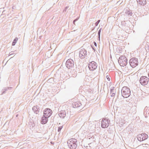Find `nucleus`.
I'll return each instance as SVG.
<instances>
[{"mask_svg":"<svg viewBox=\"0 0 149 149\" xmlns=\"http://www.w3.org/2000/svg\"><path fill=\"white\" fill-rule=\"evenodd\" d=\"M74 65L73 61L71 59H68L66 62V65L68 68H70L73 67Z\"/></svg>","mask_w":149,"mask_h":149,"instance_id":"obj_10","label":"nucleus"},{"mask_svg":"<svg viewBox=\"0 0 149 149\" xmlns=\"http://www.w3.org/2000/svg\"><path fill=\"white\" fill-rule=\"evenodd\" d=\"M59 116L61 118H64L65 116L66 112L64 111H62L59 113Z\"/></svg>","mask_w":149,"mask_h":149,"instance_id":"obj_14","label":"nucleus"},{"mask_svg":"<svg viewBox=\"0 0 149 149\" xmlns=\"http://www.w3.org/2000/svg\"><path fill=\"white\" fill-rule=\"evenodd\" d=\"M149 81L148 78L145 76L141 77L140 79V82L142 85H147Z\"/></svg>","mask_w":149,"mask_h":149,"instance_id":"obj_4","label":"nucleus"},{"mask_svg":"<svg viewBox=\"0 0 149 149\" xmlns=\"http://www.w3.org/2000/svg\"><path fill=\"white\" fill-rule=\"evenodd\" d=\"M63 127L62 126H61L59 127L58 128V132H60L61 131V129Z\"/></svg>","mask_w":149,"mask_h":149,"instance_id":"obj_18","label":"nucleus"},{"mask_svg":"<svg viewBox=\"0 0 149 149\" xmlns=\"http://www.w3.org/2000/svg\"><path fill=\"white\" fill-rule=\"evenodd\" d=\"M116 91L114 87H112L111 89V96H114L115 94Z\"/></svg>","mask_w":149,"mask_h":149,"instance_id":"obj_15","label":"nucleus"},{"mask_svg":"<svg viewBox=\"0 0 149 149\" xmlns=\"http://www.w3.org/2000/svg\"><path fill=\"white\" fill-rule=\"evenodd\" d=\"M127 60L124 56H121L119 58L118 62L120 65L122 66H125L127 64Z\"/></svg>","mask_w":149,"mask_h":149,"instance_id":"obj_3","label":"nucleus"},{"mask_svg":"<svg viewBox=\"0 0 149 149\" xmlns=\"http://www.w3.org/2000/svg\"><path fill=\"white\" fill-rule=\"evenodd\" d=\"M48 118L43 116L41 119V123L43 124H46L48 120Z\"/></svg>","mask_w":149,"mask_h":149,"instance_id":"obj_13","label":"nucleus"},{"mask_svg":"<svg viewBox=\"0 0 149 149\" xmlns=\"http://www.w3.org/2000/svg\"><path fill=\"white\" fill-rule=\"evenodd\" d=\"M93 43H94V45L96 47L97 46V44L95 42H93Z\"/></svg>","mask_w":149,"mask_h":149,"instance_id":"obj_21","label":"nucleus"},{"mask_svg":"<svg viewBox=\"0 0 149 149\" xmlns=\"http://www.w3.org/2000/svg\"><path fill=\"white\" fill-rule=\"evenodd\" d=\"M86 51L84 49H81L79 52V56L81 58H85L86 54Z\"/></svg>","mask_w":149,"mask_h":149,"instance_id":"obj_11","label":"nucleus"},{"mask_svg":"<svg viewBox=\"0 0 149 149\" xmlns=\"http://www.w3.org/2000/svg\"><path fill=\"white\" fill-rule=\"evenodd\" d=\"M100 32H101V29H100L99 30V31H98V34H99V36H100Z\"/></svg>","mask_w":149,"mask_h":149,"instance_id":"obj_20","label":"nucleus"},{"mask_svg":"<svg viewBox=\"0 0 149 149\" xmlns=\"http://www.w3.org/2000/svg\"><path fill=\"white\" fill-rule=\"evenodd\" d=\"M109 120L106 119L104 118L102 119L101 123V127L103 128L107 127L110 123Z\"/></svg>","mask_w":149,"mask_h":149,"instance_id":"obj_6","label":"nucleus"},{"mask_svg":"<svg viewBox=\"0 0 149 149\" xmlns=\"http://www.w3.org/2000/svg\"><path fill=\"white\" fill-rule=\"evenodd\" d=\"M137 59L134 58H131L130 61V66L132 68H134L138 65Z\"/></svg>","mask_w":149,"mask_h":149,"instance_id":"obj_5","label":"nucleus"},{"mask_svg":"<svg viewBox=\"0 0 149 149\" xmlns=\"http://www.w3.org/2000/svg\"><path fill=\"white\" fill-rule=\"evenodd\" d=\"M121 93L122 95L124 97L127 98L130 96V91L128 87L124 86L122 88Z\"/></svg>","mask_w":149,"mask_h":149,"instance_id":"obj_1","label":"nucleus"},{"mask_svg":"<svg viewBox=\"0 0 149 149\" xmlns=\"http://www.w3.org/2000/svg\"><path fill=\"white\" fill-rule=\"evenodd\" d=\"M148 138V135L145 133L139 134L138 136L137 139L139 141H142L147 139Z\"/></svg>","mask_w":149,"mask_h":149,"instance_id":"obj_8","label":"nucleus"},{"mask_svg":"<svg viewBox=\"0 0 149 149\" xmlns=\"http://www.w3.org/2000/svg\"><path fill=\"white\" fill-rule=\"evenodd\" d=\"M52 111L49 108H46L44 111L43 115L46 117L49 118L52 115Z\"/></svg>","mask_w":149,"mask_h":149,"instance_id":"obj_7","label":"nucleus"},{"mask_svg":"<svg viewBox=\"0 0 149 149\" xmlns=\"http://www.w3.org/2000/svg\"><path fill=\"white\" fill-rule=\"evenodd\" d=\"M88 67L90 70H94L97 68L96 63L95 62L92 61L89 63Z\"/></svg>","mask_w":149,"mask_h":149,"instance_id":"obj_9","label":"nucleus"},{"mask_svg":"<svg viewBox=\"0 0 149 149\" xmlns=\"http://www.w3.org/2000/svg\"><path fill=\"white\" fill-rule=\"evenodd\" d=\"M77 140L74 138L70 139L68 141V143L70 148L71 149H75L77 146Z\"/></svg>","mask_w":149,"mask_h":149,"instance_id":"obj_2","label":"nucleus"},{"mask_svg":"<svg viewBox=\"0 0 149 149\" xmlns=\"http://www.w3.org/2000/svg\"><path fill=\"white\" fill-rule=\"evenodd\" d=\"M17 40L18 38H15V40H14V41L13 42L12 44L13 46H14L15 45Z\"/></svg>","mask_w":149,"mask_h":149,"instance_id":"obj_17","label":"nucleus"},{"mask_svg":"<svg viewBox=\"0 0 149 149\" xmlns=\"http://www.w3.org/2000/svg\"><path fill=\"white\" fill-rule=\"evenodd\" d=\"M137 2L139 4L144 5L146 3V0H137Z\"/></svg>","mask_w":149,"mask_h":149,"instance_id":"obj_16","label":"nucleus"},{"mask_svg":"<svg viewBox=\"0 0 149 149\" xmlns=\"http://www.w3.org/2000/svg\"><path fill=\"white\" fill-rule=\"evenodd\" d=\"M106 78L108 81H110V77L109 76L107 75Z\"/></svg>","mask_w":149,"mask_h":149,"instance_id":"obj_19","label":"nucleus"},{"mask_svg":"<svg viewBox=\"0 0 149 149\" xmlns=\"http://www.w3.org/2000/svg\"><path fill=\"white\" fill-rule=\"evenodd\" d=\"M81 105L80 102L78 101L74 102L72 104L73 107L74 108H76L80 107Z\"/></svg>","mask_w":149,"mask_h":149,"instance_id":"obj_12","label":"nucleus"}]
</instances>
